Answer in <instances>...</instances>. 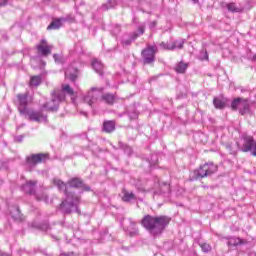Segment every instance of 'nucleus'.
I'll use <instances>...</instances> for the list:
<instances>
[{
	"instance_id": "nucleus-49",
	"label": "nucleus",
	"mask_w": 256,
	"mask_h": 256,
	"mask_svg": "<svg viewBox=\"0 0 256 256\" xmlns=\"http://www.w3.org/2000/svg\"><path fill=\"white\" fill-rule=\"evenodd\" d=\"M138 30H139L140 35H143V33H145V27H143V26L139 27Z\"/></svg>"
},
{
	"instance_id": "nucleus-44",
	"label": "nucleus",
	"mask_w": 256,
	"mask_h": 256,
	"mask_svg": "<svg viewBox=\"0 0 256 256\" xmlns=\"http://www.w3.org/2000/svg\"><path fill=\"white\" fill-rule=\"evenodd\" d=\"M138 114L136 112L129 113V118L131 121H134V119H137Z\"/></svg>"
},
{
	"instance_id": "nucleus-51",
	"label": "nucleus",
	"mask_w": 256,
	"mask_h": 256,
	"mask_svg": "<svg viewBox=\"0 0 256 256\" xmlns=\"http://www.w3.org/2000/svg\"><path fill=\"white\" fill-rule=\"evenodd\" d=\"M156 25H157V22H155V21L151 22V23H150V29L155 28Z\"/></svg>"
},
{
	"instance_id": "nucleus-31",
	"label": "nucleus",
	"mask_w": 256,
	"mask_h": 256,
	"mask_svg": "<svg viewBox=\"0 0 256 256\" xmlns=\"http://www.w3.org/2000/svg\"><path fill=\"white\" fill-rule=\"evenodd\" d=\"M243 243H245V240L241 238H230L228 240L229 247H237V245H243Z\"/></svg>"
},
{
	"instance_id": "nucleus-23",
	"label": "nucleus",
	"mask_w": 256,
	"mask_h": 256,
	"mask_svg": "<svg viewBox=\"0 0 256 256\" xmlns=\"http://www.w3.org/2000/svg\"><path fill=\"white\" fill-rule=\"evenodd\" d=\"M117 5H119L117 0H108L107 3L102 4L101 9L102 11H109V9H114V7H117Z\"/></svg>"
},
{
	"instance_id": "nucleus-46",
	"label": "nucleus",
	"mask_w": 256,
	"mask_h": 256,
	"mask_svg": "<svg viewBox=\"0 0 256 256\" xmlns=\"http://www.w3.org/2000/svg\"><path fill=\"white\" fill-rule=\"evenodd\" d=\"M80 189H83V191H91V187L85 185L84 183H83V187H81Z\"/></svg>"
},
{
	"instance_id": "nucleus-7",
	"label": "nucleus",
	"mask_w": 256,
	"mask_h": 256,
	"mask_svg": "<svg viewBox=\"0 0 256 256\" xmlns=\"http://www.w3.org/2000/svg\"><path fill=\"white\" fill-rule=\"evenodd\" d=\"M157 46H148L142 51V59L144 65H151L155 62V54L157 53Z\"/></svg>"
},
{
	"instance_id": "nucleus-43",
	"label": "nucleus",
	"mask_w": 256,
	"mask_h": 256,
	"mask_svg": "<svg viewBox=\"0 0 256 256\" xmlns=\"http://www.w3.org/2000/svg\"><path fill=\"white\" fill-rule=\"evenodd\" d=\"M227 149L229 150L230 155H237V150L233 148V145H228Z\"/></svg>"
},
{
	"instance_id": "nucleus-5",
	"label": "nucleus",
	"mask_w": 256,
	"mask_h": 256,
	"mask_svg": "<svg viewBox=\"0 0 256 256\" xmlns=\"http://www.w3.org/2000/svg\"><path fill=\"white\" fill-rule=\"evenodd\" d=\"M49 161V153L32 154L26 158V165L29 169H35L39 163Z\"/></svg>"
},
{
	"instance_id": "nucleus-42",
	"label": "nucleus",
	"mask_w": 256,
	"mask_h": 256,
	"mask_svg": "<svg viewBox=\"0 0 256 256\" xmlns=\"http://www.w3.org/2000/svg\"><path fill=\"white\" fill-rule=\"evenodd\" d=\"M55 63H63V57L59 56L58 54L53 55Z\"/></svg>"
},
{
	"instance_id": "nucleus-52",
	"label": "nucleus",
	"mask_w": 256,
	"mask_h": 256,
	"mask_svg": "<svg viewBox=\"0 0 256 256\" xmlns=\"http://www.w3.org/2000/svg\"><path fill=\"white\" fill-rule=\"evenodd\" d=\"M204 59H209V54H207V52H205V54H204Z\"/></svg>"
},
{
	"instance_id": "nucleus-39",
	"label": "nucleus",
	"mask_w": 256,
	"mask_h": 256,
	"mask_svg": "<svg viewBox=\"0 0 256 256\" xmlns=\"http://www.w3.org/2000/svg\"><path fill=\"white\" fill-rule=\"evenodd\" d=\"M160 47L164 50V51H173L171 47V44L169 42L165 43L162 42L160 43Z\"/></svg>"
},
{
	"instance_id": "nucleus-30",
	"label": "nucleus",
	"mask_w": 256,
	"mask_h": 256,
	"mask_svg": "<svg viewBox=\"0 0 256 256\" xmlns=\"http://www.w3.org/2000/svg\"><path fill=\"white\" fill-rule=\"evenodd\" d=\"M54 91H61V92H63L64 96H65V93H66V95H70V96L75 94V91H73V88H71V86L69 84H63L62 90H54Z\"/></svg>"
},
{
	"instance_id": "nucleus-45",
	"label": "nucleus",
	"mask_w": 256,
	"mask_h": 256,
	"mask_svg": "<svg viewBox=\"0 0 256 256\" xmlns=\"http://www.w3.org/2000/svg\"><path fill=\"white\" fill-rule=\"evenodd\" d=\"M60 256H78L75 252L61 253Z\"/></svg>"
},
{
	"instance_id": "nucleus-17",
	"label": "nucleus",
	"mask_w": 256,
	"mask_h": 256,
	"mask_svg": "<svg viewBox=\"0 0 256 256\" xmlns=\"http://www.w3.org/2000/svg\"><path fill=\"white\" fill-rule=\"evenodd\" d=\"M171 193V185L167 182H162L160 184V190L154 192V195H167Z\"/></svg>"
},
{
	"instance_id": "nucleus-37",
	"label": "nucleus",
	"mask_w": 256,
	"mask_h": 256,
	"mask_svg": "<svg viewBox=\"0 0 256 256\" xmlns=\"http://www.w3.org/2000/svg\"><path fill=\"white\" fill-rule=\"evenodd\" d=\"M36 199L37 201H44L45 203H49V196H47V194H37L36 195Z\"/></svg>"
},
{
	"instance_id": "nucleus-19",
	"label": "nucleus",
	"mask_w": 256,
	"mask_h": 256,
	"mask_svg": "<svg viewBox=\"0 0 256 256\" xmlns=\"http://www.w3.org/2000/svg\"><path fill=\"white\" fill-rule=\"evenodd\" d=\"M240 103L241 104L239 105V110H238L240 115H245L249 113V109H250L249 101L247 99L242 98Z\"/></svg>"
},
{
	"instance_id": "nucleus-21",
	"label": "nucleus",
	"mask_w": 256,
	"mask_h": 256,
	"mask_svg": "<svg viewBox=\"0 0 256 256\" xmlns=\"http://www.w3.org/2000/svg\"><path fill=\"white\" fill-rule=\"evenodd\" d=\"M188 68H189V63L180 61L175 65L174 71H176L179 74H183L187 71Z\"/></svg>"
},
{
	"instance_id": "nucleus-10",
	"label": "nucleus",
	"mask_w": 256,
	"mask_h": 256,
	"mask_svg": "<svg viewBox=\"0 0 256 256\" xmlns=\"http://www.w3.org/2000/svg\"><path fill=\"white\" fill-rule=\"evenodd\" d=\"M36 49L38 51V55H41L42 57H48V55H51V50L53 49V46L47 44V40L42 39L40 43L36 46Z\"/></svg>"
},
{
	"instance_id": "nucleus-14",
	"label": "nucleus",
	"mask_w": 256,
	"mask_h": 256,
	"mask_svg": "<svg viewBox=\"0 0 256 256\" xmlns=\"http://www.w3.org/2000/svg\"><path fill=\"white\" fill-rule=\"evenodd\" d=\"M35 185H37L36 181L26 182L24 185H22V190L28 195H35Z\"/></svg>"
},
{
	"instance_id": "nucleus-24",
	"label": "nucleus",
	"mask_w": 256,
	"mask_h": 256,
	"mask_svg": "<svg viewBox=\"0 0 256 256\" xmlns=\"http://www.w3.org/2000/svg\"><path fill=\"white\" fill-rule=\"evenodd\" d=\"M183 45H185V39L179 38L174 40L169 48L172 49V51H175V49H183Z\"/></svg>"
},
{
	"instance_id": "nucleus-35",
	"label": "nucleus",
	"mask_w": 256,
	"mask_h": 256,
	"mask_svg": "<svg viewBox=\"0 0 256 256\" xmlns=\"http://www.w3.org/2000/svg\"><path fill=\"white\" fill-rule=\"evenodd\" d=\"M243 98H236L231 103V109L232 111H239V106L241 105V101Z\"/></svg>"
},
{
	"instance_id": "nucleus-40",
	"label": "nucleus",
	"mask_w": 256,
	"mask_h": 256,
	"mask_svg": "<svg viewBox=\"0 0 256 256\" xmlns=\"http://www.w3.org/2000/svg\"><path fill=\"white\" fill-rule=\"evenodd\" d=\"M200 247L204 253H209V251H211V246L207 243L200 244Z\"/></svg>"
},
{
	"instance_id": "nucleus-11",
	"label": "nucleus",
	"mask_w": 256,
	"mask_h": 256,
	"mask_svg": "<svg viewBox=\"0 0 256 256\" xmlns=\"http://www.w3.org/2000/svg\"><path fill=\"white\" fill-rule=\"evenodd\" d=\"M18 100V110L21 115H25L27 111V105L29 103L27 94H18L17 95Z\"/></svg>"
},
{
	"instance_id": "nucleus-54",
	"label": "nucleus",
	"mask_w": 256,
	"mask_h": 256,
	"mask_svg": "<svg viewBox=\"0 0 256 256\" xmlns=\"http://www.w3.org/2000/svg\"><path fill=\"white\" fill-rule=\"evenodd\" d=\"M193 3H199V0H191Z\"/></svg>"
},
{
	"instance_id": "nucleus-27",
	"label": "nucleus",
	"mask_w": 256,
	"mask_h": 256,
	"mask_svg": "<svg viewBox=\"0 0 256 256\" xmlns=\"http://www.w3.org/2000/svg\"><path fill=\"white\" fill-rule=\"evenodd\" d=\"M62 25H63V18L56 19L50 23L47 29L48 31H51L52 29H61Z\"/></svg>"
},
{
	"instance_id": "nucleus-36",
	"label": "nucleus",
	"mask_w": 256,
	"mask_h": 256,
	"mask_svg": "<svg viewBox=\"0 0 256 256\" xmlns=\"http://www.w3.org/2000/svg\"><path fill=\"white\" fill-rule=\"evenodd\" d=\"M119 147L125 151L128 155H131L133 153V150L131 147H129L127 144H124L123 142L118 143Z\"/></svg>"
},
{
	"instance_id": "nucleus-16",
	"label": "nucleus",
	"mask_w": 256,
	"mask_h": 256,
	"mask_svg": "<svg viewBox=\"0 0 256 256\" xmlns=\"http://www.w3.org/2000/svg\"><path fill=\"white\" fill-rule=\"evenodd\" d=\"M225 7H226V9H228V11H229L230 13H243V11H244V9H245V7H243V6H241V5L237 6V4H235V3H233V2L227 3V4L225 5Z\"/></svg>"
},
{
	"instance_id": "nucleus-50",
	"label": "nucleus",
	"mask_w": 256,
	"mask_h": 256,
	"mask_svg": "<svg viewBox=\"0 0 256 256\" xmlns=\"http://www.w3.org/2000/svg\"><path fill=\"white\" fill-rule=\"evenodd\" d=\"M251 155H253V157H256V144L254 145V148L251 151Z\"/></svg>"
},
{
	"instance_id": "nucleus-8",
	"label": "nucleus",
	"mask_w": 256,
	"mask_h": 256,
	"mask_svg": "<svg viewBox=\"0 0 256 256\" xmlns=\"http://www.w3.org/2000/svg\"><path fill=\"white\" fill-rule=\"evenodd\" d=\"M103 89L98 88H91L87 94L83 97L84 103H87L90 107L93 105V103L97 102V99H99V95H101Z\"/></svg>"
},
{
	"instance_id": "nucleus-53",
	"label": "nucleus",
	"mask_w": 256,
	"mask_h": 256,
	"mask_svg": "<svg viewBox=\"0 0 256 256\" xmlns=\"http://www.w3.org/2000/svg\"><path fill=\"white\" fill-rule=\"evenodd\" d=\"M252 61H254L256 63V54L253 55Z\"/></svg>"
},
{
	"instance_id": "nucleus-47",
	"label": "nucleus",
	"mask_w": 256,
	"mask_h": 256,
	"mask_svg": "<svg viewBox=\"0 0 256 256\" xmlns=\"http://www.w3.org/2000/svg\"><path fill=\"white\" fill-rule=\"evenodd\" d=\"M9 0H0V7H5Z\"/></svg>"
},
{
	"instance_id": "nucleus-29",
	"label": "nucleus",
	"mask_w": 256,
	"mask_h": 256,
	"mask_svg": "<svg viewBox=\"0 0 256 256\" xmlns=\"http://www.w3.org/2000/svg\"><path fill=\"white\" fill-rule=\"evenodd\" d=\"M10 215H12V219H15L16 221H21V210L17 206H14L10 210Z\"/></svg>"
},
{
	"instance_id": "nucleus-18",
	"label": "nucleus",
	"mask_w": 256,
	"mask_h": 256,
	"mask_svg": "<svg viewBox=\"0 0 256 256\" xmlns=\"http://www.w3.org/2000/svg\"><path fill=\"white\" fill-rule=\"evenodd\" d=\"M115 125V121L113 120L104 121L102 131L104 133H113V131H115Z\"/></svg>"
},
{
	"instance_id": "nucleus-2",
	"label": "nucleus",
	"mask_w": 256,
	"mask_h": 256,
	"mask_svg": "<svg viewBox=\"0 0 256 256\" xmlns=\"http://www.w3.org/2000/svg\"><path fill=\"white\" fill-rule=\"evenodd\" d=\"M65 197L66 198L59 205L60 211H62L64 215H69V213H73V211H75L76 213H81V211L79 210V197L75 196V194L73 193L67 194Z\"/></svg>"
},
{
	"instance_id": "nucleus-20",
	"label": "nucleus",
	"mask_w": 256,
	"mask_h": 256,
	"mask_svg": "<svg viewBox=\"0 0 256 256\" xmlns=\"http://www.w3.org/2000/svg\"><path fill=\"white\" fill-rule=\"evenodd\" d=\"M213 103L216 109H225L227 107V98H214Z\"/></svg>"
},
{
	"instance_id": "nucleus-1",
	"label": "nucleus",
	"mask_w": 256,
	"mask_h": 256,
	"mask_svg": "<svg viewBox=\"0 0 256 256\" xmlns=\"http://www.w3.org/2000/svg\"><path fill=\"white\" fill-rule=\"evenodd\" d=\"M140 223L151 237L157 239V237L163 235L165 229L171 223V218L165 215L153 216L147 214L142 218Z\"/></svg>"
},
{
	"instance_id": "nucleus-15",
	"label": "nucleus",
	"mask_w": 256,
	"mask_h": 256,
	"mask_svg": "<svg viewBox=\"0 0 256 256\" xmlns=\"http://www.w3.org/2000/svg\"><path fill=\"white\" fill-rule=\"evenodd\" d=\"M68 185V191L69 189H81L83 186V181L79 178H72L67 182Z\"/></svg>"
},
{
	"instance_id": "nucleus-22",
	"label": "nucleus",
	"mask_w": 256,
	"mask_h": 256,
	"mask_svg": "<svg viewBox=\"0 0 256 256\" xmlns=\"http://www.w3.org/2000/svg\"><path fill=\"white\" fill-rule=\"evenodd\" d=\"M135 199H137V196H135V194L133 192H129L127 190L123 191V197L122 200L125 203H130V201H135Z\"/></svg>"
},
{
	"instance_id": "nucleus-3",
	"label": "nucleus",
	"mask_w": 256,
	"mask_h": 256,
	"mask_svg": "<svg viewBox=\"0 0 256 256\" xmlns=\"http://www.w3.org/2000/svg\"><path fill=\"white\" fill-rule=\"evenodd\" d=\"M63 101H65V94L59 90H54L51 93V100L44 103L41 110L55 113V111H59V105H61Z\"/></svg>"
},
{
	"instance_id": "nucleus-9",
	"label": "nucleus",
	"mask_w": 256,
	"mask_h": 256,
	"mask_svg": "<svg viewBox=\"0 0 256 256\" xmlns=\"http://www.w3.org/2000/svg\"><path fill=\"white\" fill-rule=\"evenodd\" d=\"M29 121H36V123H43L47 121V116L41 111L27 110L24 114Z\"/></svg>"
},
{
	"instance_id": "nucleus-34",
	"label": "nucleus",
	"mask_w": 256,
	"mask_h": 256,
	"mask_svg": "<svg viewBox=\"0 0 256 256\" xmlns=\"http://www.w3.org/2000/svg\"><path fill=\"white\" fill-rule=\"evenodd\" d=\"M66 79H69L72 82L77 81V70L71 73L69 70L65 72Z\"/></svg>"
},
{
	"instance_id": "nucleus-13",
	"label": "nucleus",
	"mask_w": 256,
	"mask_h": 256,
	"mask_svg": "<svg viewBox=\"0 0 256 256\" xmlns=\"http://www.w3.org/2000/svg\"><path fill=\"white\" fill-rule=\"evenodd\" d=\"M53 183L56 187H58L59 191H63V193L66 195H71L73 192L69 191V186L67 183L63 182L61 179L55 178L53 180Z\"/></svg>"
},
{
	"instance_id": "nucleus-26",
	"label": "nucleus",
	"mask_w": 256,
	"mask_h": 256,
	"mask_svg": "<svg viewBox=\"0 0 256 256\" xmlns=\"http://www.w3.org/2000/svg\"><path fill=\"white\" fill-rule=\"evenodd\" d=\"M43 82V76L37 75L30 78V87H39Z\"/></svg>"
},
{
	"instance_id": "nucleus-25",
	"label": "nucleus",
	"mask_w": 256,
	"mask_h": 256,
	"mask_svg": "<svg viewBox=\"0 0 256 256\" xmlns=\"http://www.w3.org/2000/svg\"><path fill=\"white\" fill-rule=\"evenodd\" d=\"M92 68L98 73V75H103V63H101V61L94 59L92 61Z\"/></svg>"
},
{
	"instance_id": "nucleus-28",
	"label": "nucleus",
	"mask_w": 256,
	"mask_h": 256,
	"mask_svg": "<svg viewBox=\"0 0 256 256\" xmlns=\"http://www.w3.org/2000/svg\"><path fill=\"white\" fill-rule=\"evenodd\" d=\"M115 99H117V97H115V95L113 94H104L102 95V101H104V103H107V105H113V103H115Z\"/></svg>"
},
{
	"instance_id": "nucleus-38",
	"label": "nucleus",
	"mask_w": 256,
	"mask_h": 256,
	"mask_svg": "<svg viewBox=\"0 0 256 256\" xmlns=\"http://www.w3.org/2000/svg\"><path fill=\"white\" fill-rule=\"evenodd\" d=\"M111 33L112 35H114L115 37H117L118 34L121 33V26L120 25H114L111 29Z\"/></svg>"
},
{
	"instance_id": "nucleus-4",
	"label": "nucleus",
	"mask_w": 256,
	"mask_h": 256,
	"mask_svg": "<svg viewBox=\"0 0 256 256\" xmlns=\"http://www.w3.org/2000/svg\"><path fill=\"white\" fill-rule=\"evenodd\" d=\"M217 173V165L213 164V162H208L199 167V169L194 170L193 179L197 181V179H205V177H210Z\"/></svg>"
},
{
	"instance_id": "nucleus-48",
	"label": "nucleus",
	"mask_w": 256,
	"mask_h": 256,
	"mask_svg": "<svg viewBox=\"0 0 256 256\" xmlns=\"http://www.w3.org/2000/svg\"><path fill=\"white\" fill-rule=\"evenodd\" d=\"M15 141H16L17 143H21V141H23V136H17V137L15 138Z\"/></svg>"
},
{
	"instance_id": "nucleus-12",
	"label": "nucleus",
	"mask_w": 256,
	"mask_h": 256,
	"mask_svg": "<svg viewBox=\"0 0 256 256\" xmlns=\"http://www.w3.org/2000/svg\"><path fill=\"white\" fill-rule=\"evenodd\" d=\"M243 139H244V143H243V146H242L241 151H242L243 153H249V151H250V152L253 151V148H254L255 145H256V141H255V139H253V136H247V135H245V136L243 137Z\"/></svg>"
},
{
	"instance_id": "nucleus-32",
	"label": "nucleus",
	"mask_w": 256,
	"mask_h": 256,
	"mask_svg": "<svg viewBox=\"0 0 256 256\" xmlns=\"http://www.w3.org/2000/svg\"><path fill=\"white\" fill-rule=\"evenodd\" d=\"M137 37H139V34H137V33L134 32V33L131 35V38H129V39L123 38V39H122V45H124L125 47L131 45L132 41H135V39H137Z\"/></svg>"
},
{
	"instance_id": "nucleus-33",
	"label": "nucleus",
	"mask_w": 256,
	"mask_h": 256,
	"mask_svg": "<svg viewBox=\"0 0 256 256\" xmlns=\"http://www.w3.org/2000/svg\"><path fill=\"white\" fill-rule=\"evenodd\" d=\"M32 227L35 229H40L41 231H49V224L47 222L43 224H37L35 222H32Z\"/></svg>"
},
{
	"instance_id": "nucleus-6",
	"label": "nucleus",
	"mask_w": 256,
	"mask_h": 256,
	"mask_svg": "<svg viewBox=\"0 0 256 256\" xmlns=\"http://www.w3.org/2000/svg\"><path fill=\"white\" fill-rule=\"evenodd\" d=\"M122 227L130 237H137L139 235V228H137V222L132 218H126L122 222Z\"/></svg>"
},
{
	"instance_id": "nucleus-41",
	"label": "nucleus",
	"mask_w": 256,
	"mask_h": 256,
	"mask_svg": "<svg viewBox=\"0 0 256 256\" xmlns=\"http://www.w3.org/2000/svg\"><path fill=\"white\" fill-rule=\"evenodd\" d=\"M158 159L157 155H152L151 160L149 161L150 167H155L157 165Z\"/></svg>"
}]
</instances>
